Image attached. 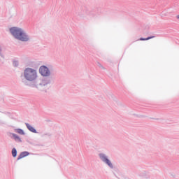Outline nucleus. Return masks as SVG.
<instances>
[{
    "instance_id": "1",
    "label": "nucleus",
    "mask_w": 179,
    "mask_h": 179,
    "mask_svg": "<svg viewBox=\"0 0 179 179\" xmlns=\"http://www.w3.org/2000/svg\"><path fill=\"white\" fill-rule=\"evenodd\" d=\"M10 31L17 40H20L21 41H27L29 40V37H27L24 31L20 28L13 27L10 29Z\"/></svg>"
},
{
    "instance_id": "2",
    "label": "nucleus",
    "mask_w": 179,
    "mask_h": 179,
    "mask_svg": "<svg viewBox=\"0 0 179 179\" xmlns=\"http://www.w3.org/2000/svg\"><path fill=\"white\" fill-rule=\"evenodd\" d=\"M24 76L27 80L32 81L37 79V71L27 68L24 71Z\"/></svg>"
},
{
    "instance_id": "3",
    "label": "nucleus",
    "mask_w": 179,
    "mask_h": 179,
    "mask_svg": "<svg viewBox=\"0 0 179 179\" xmlns=\"http://www.w3.org/2000/svg\"><path fill=\"white\" fill-rule=\"evenodd\" d=\"M39 73L42 76H50V72L48 68L45 66H41L39 69Z\"/></svg>"
},
{
    "instance_id": "4",
    "label": "nucleus",
    "mask_w": 179,
    "mask_h": 179,
    "mask_svg": "<svg viewBox=\"0 0 179 179\" xmlns=\"http://www.w3.org/2000/svg\"><path fill=\"white\" fill-rule=\"evenodd\" d=\"M99 157L100 159L104 162L105 163H106V164H108V166H109V167L113 168V164H111V162L109 161L108 159H107V157H106V155H104V154H101L99 155Z\"/></svg>"
},
{
    "instance_id": "5",
    "label": "nucleus",
    "mask_w": 179,
    "mask_h": 179,
    "mask_svg": "<svg viewBox=\"0 0 179 179\" xmlns=\"http://www.w3.org/2000/svg\"><path fill=\"white\" fill-rule=\"evenodd\" d=\"M29 152H22L18 156L17 160H20V159H23V157H26V156H29Z\"/></svg>"
},
{
    "instance_id": "6",
    "label": "nucleus",
    "mask_w": 179,
    "mask_h": 179,
    "mask_svg": "<svg viewBox=\"0 0 179 179\" xmlns=\"http://www.w3.org/2000/svg\"><path fill=\"white\" fill-rule=\"evenodd\" d=\"M26 127H27V128L29 131H31V132H34V134H36V132H37V131H36V129H34V127H33L31 125L29 124V123H27V124H26Z\"/></svg>"
},
{
    "instance_id": "7",
    "label": "nucleus",
    "mask_w": 179,
    "mask_h": 179,
    "mask_svg": "<svg viewBox=\"0 0 179 179\" xmlns=\"http://www.w3.org/2000/svg\"><path fill=\"white\" fill-rule=\"evenodd\" d=\"M11 135L14 138L15 141H17V142H22V139H20V137H19V136L15 134H11Z\"/></svg>"
},
{
    "instance_id": "8",
    "label": "nucleus",
    "mask_w": 179,
    "mask_h": 179,
    "mask_svg": "<svg viewBox=\"0 0 179 179\" xmlns=\"http://www.w3.org/2000/svg\"><path fill=\"white\" fill-rule=\"evenodd\" d=\"M15 131L17 134H19L20 135H24V131L22 129H17Z\"/></svg>"
},
{
    "instance_id": "9",
    "label": "nucleus",
    "mask_w": 179,
    "mask_h": 179,
    "mask_svg": "<svg viewBox=\"0 0 179 179\" xmlns=\"http://www.w3.org/2000/svg\"><path fill=\"white\" fill-rule=\"evenodd\" d=\"M12 155H13V157H16V156H17V151L16 150L15 148H13L12 150Z\"/></svg>"
},
{
    "instance_id": "10",
    "label": "nucleus",
    "mask_w": 179,
    "mask_h": 179,
    "mask_svg": "<svg viewBox=\"0 0 179 179\" xmlns=\"http://www.w3.org/2000/svg\"><path fill=\"white\" fill-rule=\"evenodd\" d=\"M155 38V36H150V37H148V38H140V41H146V40H150V38Z\"/></svg>"
},
{
    "instance_id": "11",
    "label": "nucleus",
    "mask_w": 179,
    "mask_h": 179,
    "mask_svg": "<svg viewBox=\"0 0 179 179\" xmlns=\"http://www.w3.org/2000/svg\"><path fill=\"white\" fill-rule=\"evenodd\" d=\"M177 18L179 19V15L177 16Z\"/></svg>"
}]
</instances>
